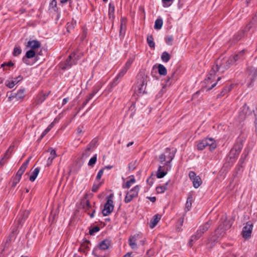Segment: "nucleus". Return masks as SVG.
Listing matches in <instances>:
<instances>
[{
  "mask_svg": "<svg viewBox=\"0 0 257 257\" xmlns=\"http://www.w3.org/2000/svg\"><path fill=\"white\" fill-rule=\"evenodd\" d=\"M14 146H11L8 150L7 151L10 154L12 155V152L14 151Z\"/></svg>",
  "mask_w": 257,
  "mask_h": 257,
  "instance_id": "nucleus-53",
  "label": "nucleus"
},
{
  "mask_svg": "<svg viewBox=\"0 0 257 257\" xmlns=\"http://www.w3.org/2000/svg\"><path fill=\"white\" fill-rule=\"evenodd\" d=\"M162 164L163 165L159 166L157 171V177L159 179L163 178L167 174L168 171L170 170L171 167V164L168 166H166L164 164Z\"/></svg>",
  "mask_w": 257,
  "mask_h": 257,
  "instance_id": "nucleus-10",
  "label": "nucleus"
},
{
  "mask_svg": "<svg viewBox=\"0 0 257 257\" xmlns=\"http://www.w3.org/2000/svg\"><path fill=\"white\" fill-rule=\"evenodd\" d=\"M41 46V43L37 40L29 41L27 45V47L31 48L32 49H38Z\"/></svg>",
  "mask_w": 257,
  "mask_h": 257,
  "instance_id": "nucleus-20",
  "label": "nucleus"
},
{
  "mask_svg": "<svg viewBox=\"0 0 257 257\" xmlns=\"http://www.w3.org/2000/svg\"><path fill=\"white\" fill-rule=\"evenodd\" d=\"M5 159H3V158H2L1 161H0V166H4L5 163H6V161H5Z\"/></svg>",
  "mask_w": 257,
  "mask_h": 257,
  "instance_id": "nucleus-60",
  "label": "nucleus"
},
{
  "mask_svg": "<svg viewBox=\"0 0 257 257\" xmlns=\"http://www.w3.org/2000/svg\"><path fill=\"white\" fill-rule=\"evenodd\" d=\"M14 146H11L8 150L7 151L10 154L12 155V152L14 151Z\"/></svg>",
  "mask_w": 257,
  "mask_h": 257,
  "instance_id": "nucleus-54",
  "label": "nucleus"
},
{
  "mask_svg": "<svg viewBox=\"0 0 257 257\" xmlns=\"http://www.w3.org/2000/svg\"><path fill=\"white\" fill-rule=\"evenodd\" d=\"M147 75L144 74H139L137 75V83L135 88V92L139 94L146 93V88L147 84Z\"/></svg>",
  "mask_w": 257,
  "mask_h": 257,
  "instance_id": "nucleus-3",
  "label": "nucleus"
},
{
  "mask_svg": "<svg viewBox=\"0 0 257 257\" xmlns=\"http://www.w3.org/2000/svg\"><path fill=\"white\" fill-rule=\"evenodd\" d=\"M170 58V55L167 52H164L162 53L161 56V59L163 62L167 63L169 60Z\"/></svg>",
  "mask_w": 257,
  "mask_h": 257,
  "instance_id": "nucleus-34",
  "label": "nucleus"
},
{
  "mask_svg": "<svg viewBox=\"0 0 257 257\" xmlns=\"http://www.w3.org/2000/svg\"><path fill=\"white\" fill-rule=\"evenodd\" d=\"M97 161V154H95L89 161L88 165L93 167Z\"/></svg>",
  "mask_w": 257,
  "mask_h": 257,
  "instance_id": "nucleus-35",
  "label": "nucleus"
},
{
  "mask_svg": "<svg viewBox=\"0 0 257 257\" xmlns=\"http://www.w3.org/2000/svg\"><path fill=\"white\" fill-rule=\"evenodd\" d=\"M83 204V208L85 209V211H88L91 208L89 201L87 199H83L82 201Z\"/></svg>",
  "mask_w": 257,
  "mask_h": 257,
  "instance_id": "nucleus-27",
  "label": "nucleus"
},
{
  "mask_svg": "<svg viewBox=\"0 0 257 257\" xmlns=\"http://www.w3.org/2000/svg\"><path fill=\"white\" fill-rule=\"evenodd\" d=\"M161 218V215L159 214H156L150 221V227L151 228H153L160 220Z\"/></svg>",
  "mask_w": 257,
  "mask_h": 257,
  "instance_id": "nucleus-19",
  "label": "nucleus"
},
{
  "mask_svg": "<svg viewBox=\"0 0 257 257\" xmlns=\"http://www.w3.org/2000/svg\"><path fill=\"white\" fill-rule=\"evenodd\" d=\"M31 159V157H30L21 166L20 168L18 171L16 176L15 179L17 180V182H20L22 175L23 174L24 172L25 171L26 168H27L28 164L30 162V161Z\"/></svg>",
  "mask_w": 257,
  "mask_h": 257,
  "instance_id": "nucleus-9",
  "label": "nucleus"
},
{
  "mask_svg": "<svg viewBox=\"0 0 257 257\" xmlns=\"http://www.w3.org/2000/svg\"><path fill=\"white\" fill-rule=\"evenodd\" d=\"M210 227L209 221L206 222L203 225H201L199 229L197 231L196 234L192 235L188 242V245L190 246L192 245V242L198 239L202 234L205 232Z\"/></svg>",
  "mask_w": 257,
  "mask_h": 257,
  "instance_id": "nucleus-5",
  "label": "nucleus"
},
{
  "mask_svg": "<svg viewBox=\"0 0 257 257\" xmlns=\"http://www.w3.org/2000/svg\"><path fill=\"white\" fill-rule=\"evenodd\" d=\"M242 144L240 143H237L234 145L233 148L230 151V155H232L234 156H237L239 154L240 151L242 148Z\"/></svg>",
  "mask_w": 257,
  "mask_h": 257,
  "instance_id": "nucleus-14",
  "label": "nucleus"
},
{
  "mask_svg": "<svg viewBox=\"0 0 257 257\" xmlns=\"http://www.w3.org/2000/svg\"><path fill=\"white\" fill-rule=\"evenodd\" d=\"M136 182V179L133 176L132 178H131L130 180L127 181L126 182L125 185H123L122 187L123 188H129L134 183Z\"/></svg>",
  "mask_w": 257,
  "mask_h": 257,
  "instance_id": "nucleus-31",
  "label": "nucleus"
},
{
  "mask_svg": "<svg viewBox=\"0 0 257 257\" xmlns=\"http://www.w3.org/2000/svg\"><path fill=\"white\" fill-rule=\"evenodd\" d=\"M173 41V37L172 36L167 37L166 38V42L168 45H171L172 41Z\"/></svg>",
  "mask_w": 257,
  "mask_h": 257,
  "instance_id": "nucleus-47",
  "label": "nucleus"
},
{
  "mask_svg": "<svg viewBox=\"0 0 257 257\" xmlns=\"http://www.w3.org/2000/svg\"><path fill=\"white\" fill-rule=\"evenodd\" d=\"M97 140L96 139L92 140L91 142L87 146V148L85 150V152H87V151H89L91 150L94 148L96 146V145L97 144Z\"/></svg>",
  "mask_w": 257,
  "mask_h": 257,
  "instance_id": "nucleus-26",
  "label": "nucleus"
},
{
  "mask_svg": "<svg viewBox=\"0 0 257 257\" xmlns=\"http://www.w3.org/2000/svg\"><path fill=\"white\" fill-rule=\"evenodd\" d=\"M140 191V187L136 185L132 188L130 191L127 192L124 198V202L126 203L130 202L134 198H136L138 196V193Z\"/></svg>",
  "mask_w": 257,
  "mask_h": 257,
  "instance_id": "nucleus-6",
  "label": "nucleus"
},
{
  "mask_svg": "<svg viewBox=\"0 0 257 257\" xmlns=\"http://www.w3.org/2000/svg\"><path fill=\"white\" fill-rule=\"evenodd\" d=\"M22 80V77L21 76H19L18 77L11 80H8L6 82V85L10 88H12L17 84L19 82Z\"/></svg>",
  "mask_w": 257,
  "mask_h": 257,
  "instance_id": "nucleus-15",
  "label": "nucleus"
},
{
  "mask_svg": "<svg viewBox=\"0 0 257 257\" xmlns=\"http://www.w3.org/2000/svg\"><path fill=\"white\" fill-rule=\"evenodd\" d=\"M148 199L153 202H155L156 200V198L155 197H149Z\"/></svg>",
  "mask_w": 257,
  "mask_h": 257,
  "instance_id": "nucleus-59",
  "label": "nucleus"
},
{
  "mask_svg": "<svg viewBox=\"0 0 257 257\" xmlns=\"http://www.w3.org/2000/svg\"><path fill=\"white\" fill-rule=\"evenodd\" d=\"M128 69L129 66L125 65L119 70V73L117 74L116 77L114 79L113 81L112 82V85L113 86H115L117 84L118 79L121 78L126 73Z\"/></svg>",
  "mask_w": 257,
  "mask_h": 257,
  "instance_id": "nucleus-12",
  "label": "nucleus"
},
{
  "mask_svg": "<svg viewBox=\"0 0 257 257\" xmlns=\"http://www.w3.org/2000/svg\"><path fill=\"white\" fill-rule=\"evenodd\" d=\"M174 0H162L163 3V6L165 8H168L170 7Z\"/></svg>",
  "mask_w": 257,
  "mask_h": 257,
  "instance_id": "nucleus-36",
  "label": "nucleus"
},
{
  "mask_svg": "<svg viewBox=\"0 0 257 257\" xmlns=\"http://www.w3.org/2000/svg\"><path fill=\"white\" fill-rule=\"evenodd\" d=\"M243 53V52L242 51L240 52L238 54H237L234 56L231 57L229 59V63H234L239 59L240 56L242 55V54Z\"/></svg>",
  "mask_w": 257,
  "mask_h": 257,
  "instance_id": "nucleus-29",
  "label": "nucleus"
},
{
  "mask_svg": "<svg viewBox=\"0 0 257 257\" xmlns=\"http://www.w3.org/2000/svg\"><path fill=\"white\" fill-rule=\"evenodd\" d=\"M35 52L34 50H32L28 51L26 54V56L28 58H33L35 56Z\"/></svg>",
  "mask_w": 257,
  "mask_h": 257,
  "instance_id": "nucleus-38",
  "label": "nucleus"
},
{
  "mask_svg": "<svg viewBox=\"0 0 257 257\" xmlns=\"http://www.w3.org/2000/svg\"><path fill=\"white\" fill-rule=\"evenodd\" d=\"M147 182L148 184H149L150 186H152V184H153V179L151 177H150L149 178H148Z\"/></svg>",
  "mask_w": 257,
  "mask_h": 257,
  "instance_id": "nucleus-48",
  "label": "nucleus"
},
{
  "mask_svg": "<svg viewBox=\"0 0 257 257\" xmlns=\"http://www.w3.org/2000/svg\"><path fill=\"white\" fill-rule=\"evenodd\" d=\"M170 182V180H169L163 185L159 186L156 187V191L158 193H164L168 188V185L169 183Z\"/></svg>",
  "mask_w": 257,
  "mask_h": 257,
  "instance_id": "nucleus-24",
  "label": "nucleus"
},
{
  "mask_svg": "<svg viewBox=\"0 0 257 257\" xmlns=\"http://www.w3.org/2000/svg\"><path fill=\"white\" fill-rule=\"evenodd\" d=\"M157 68L159 73L162 75H165L167 74V69L164 65H154L153 69Z\"/></svg>",
  "mask_w": 257,
  "mask_h": 257,
  "instance_id": "nucleus-23",
  "label": "nucleus"
},
{
  "mask_svg": "<svg viewBox=\"0 0 257 257\" xmlns=\"http://www.w3.org/2000/svg\"><path fill=\"white\" fill-rule=\"evenodd\" d=\"M16 93L15 92H11L10 95L8 96V100L9 101H11L13 100V99L14 98H16V97L15 96V95L16 94Z\"/></svg>",
  "mask_w": 257,
  "mask_h": 257,
  "instance_id": "nucleus-44",
  "label": "nucleus"
},
{
  "mask_svg": "<svg viewBox=\"0 0 257 257\" xmlns=\"http://www.w3.org/2000/svg\"><path fill=\"white\" fill-rule=\"evenodd\" d=\"M48 96V95H44L42 96H39V99L38 100V103H42L43 101L45 100L46 97Z\"/></svg>",
  "mask_w": 257,
  "mask_h": 257,
  "instance_id": "nucleus-45",
  "label": "nucleus"
},
{
  "mask_svg": "<svg viewBox=\"0 0 257 257\" xmlns=\"http://www.w3.org/2000/svg\"><path fill=\"white\" fill-rule=\"evenodd\" d=\"M103 172L104 169H101L98 171L96 177V179L97 180H99L101 178L102 176L103 175Z\"/></svg>",
  "mask_w": 257,
  "mask_h": 257,
  "instance_id": "nucleus-42",
  "label": "nucleus"
},
{
  "mask_svg": "<svg viewBox=\"0 0 257 257\" xmlns=\"http://www.w3.org/2000/svg\"><path fill=\"white\" fill-rule=\"evenodd\" d=\"M113 194H110V195L108 196V197H107V199H110V200H112V198H113Z\"/></svg>",
  "mask_w": 257,
  "mask_h": 257,
  "instance_id": "nucleus-64",
  "label": "nucleus"
},
{
  "mask_svg": "<svg viewBox=\"0 0 257 257\" xmlns=\"http://www.w3.org/2000/svg\"><path fill=\"white\" fill-rule=\"evenodd\" d=\"M253 227V225L250 222H247L245 226L243 227L242 231V236L244 238H247L250 236Z\"/></svg>",
  "mask_w": 257,
  "mask_h": 257,
  "instance_id": "nucleus-11",
  "label": "nucleus"
},
{
  "mask_svg": "<svg viewBox=\"0 0 257 257\" xmlns=\"http://www.w3.org/2000/svg\"><path fill=\"white\" fill-rule=\"evenodd\" d=\"M15 96L16 97V99L18 100L23 99L25 96V89L24 88L19 89L17 92H16Z\"/></svg>",
  "mask_w": 257,
  "mask_h": 257,
  "instance_id": "nucleus-22",
  "label": "nucleus"
},
{
  "mask_svg": "<svg viewBox=\"0 0 257 257\" xmlns=\"http://www.w3.org/2000/svg\"><path fill=\"white\" fill-rule=\"evenodd\" d=\"M76 25V21L72 20L71 22H68L67 24V30L69 32L71 30L73 29Z\"/></svg>",
  "mask_w": 257,
  "mask_h": 257,
  "instance_id": "nucleus-30",
  "label": "nucleus"
},
{
  "mask_svg": "<svg viewBox=\"0 0 257 257\" xmlns=\"http://www.w3.org/2000/svg\"><path fill=\"white\" fill-rule=\"evenodd\" d=\"M19 182H17V180L15 179V177H14V180H13V187H15L16 186V185L17 184V183H18Z\"/></svg>",
  "mask_w": 257,
  "mask_h": 257,
  "instance_id": "nucleus-62",
  "label": "nucleus"
},
{
  "mask_svg": "<svg viewBox=\"0 0 257 257\" xmlns=\"http://www.w3.org/2000/svg\"><path fill=\"white\" fill-rule=\"evenodd\" d=\"M95 92L93 91L92 93H91L89 96L86 98V100L83 103V106H84L92 98V97L95 95Z\"/></svg>",
  "mask_w": 257,
  "mask_h": 257,
  "instance_id": "nucleus-40",
  "label": "nucleus"
},
{
  "mask_svg": "<svg viewBox=\"0 0 257 257\" xmlns=\"http://www.w3.org/2000/svg\"><path fill=\"white\" fill-rule=\"evenodd\" d=\"M178 223L179 224V226L177 227V229L178 231L180 230L181 226H182L183 223V218H180L178 221Z\"/></svg>",
  "mask_w": 257,
  "mask_h": 257,
  "instance_id": "nucleus-43",
  "label": "nucleus"
},
{
  "mask_svg": "<svg viewBox=\"0 0 257 257\" xmlns=\"http://www.w3.org/2000/svg\"><path fill=\"white\" fill-rule=\"evenodd\" d=\"M137 237L136 235L131 236L128 239V243L131 247L133 249H137L138 248V245L137 244Z\"/></svg>",
  "mask_w": 257,
  "mask_h": 257,
  "instance_id": "nucleus-21",
  "label": "nucleus"
},
{
  "mask_svg": "<svg viewBox=\"0 0 257 257\" xmlns=\"http://www.w3.org/2000/svg\"><path fill=\"white\" fill-rule=\"evenodd\" d=\"M112 167H113L112 166L108 165V166H104L102 169H104V170L105 169L110 170V169H112Z\"/></svg>",
  "mask_w": 257,
  "mask_h": 257,
  "instance_id": "nucleus-61",
  "label": "nucleus"
},
{
  "mask_svg": "<svg viewBox=\"0 0 257 257\" xmlns=\"http://www.w3.org/2000/svg\"><path fill=\"white\" fill-rule=\"evenodd\" d=\"M77 52H74L73 53H72L69 57V59L70 60L71 59H75V56L76 55V53Z\"/></svg>",
  "mask_w": 257,
  "mask_h": 257,
  "instance_id": "nucleus-52",
  "label": "nucleus"
},
{
  "mask_svg": "<svg viewBox=\"0 0 257 257\" xmlns=\"http://www.w3.org/2000/svg\"><path fill=\"white\" fill-rule=\"evenodd\" d=\"M98 251V249H95V250H94L93 251V254L94 255H95V256H97V257H104L103 256H100V255H98L97 254Z\"/></svg>",
  "mask_w": 257,
  "mask_h": 257,
  "instance_id": "nucleus-56",
  "label": "nucleus"
},
{
  "mask_svg": "<svg viewBox=\"0 0 257 257\" xmlns=\"http://www.w3.org/2000/svg\"><path fill=\"white\" fill-rule=\"evenodd\" d=\"M11 155L8 152H6L4 156L3 157V159L8 160L11 157Z\"/></svg>",
  "mask_w": 257,
  "mask_h": 257,
  "instance_id": "nucleus-49",
  "label": "nucleus"
},
{
  "mask_svg": "<svg viewBox=\"0 0 257 257\" xmlns=\"http://www.w3.org/2000/svg\"><path fill=\"white\" fill-rule=\"evenodd\" d=\"M123 257H132V252H127Z\"/></svg>",
  "mask_w": 257,
  "mask_h": 257,
  "instance_id": "nucleus-63",
  "label": "nucleus"
},
{
  "mask_svg": "<svg viewBox=\"0 0 257 257\" xmlns=\"http://www.w3.org/2000/svg\"><path fill=\"white\" fill-rule=\"evenodd\" d=\"M176 152L175 148H167L165 152L160 155L159 162L161 164H164L166 166H169L175 156Z\"/></svg>",
  "mask_w": 257,
  "mask_h": 257,
  "instance_id": "nucleus-2",
  "label": "nucleus"
},
{
  "mask_svg": "<svg viewBox=\"0 0 257 257\" xmlns=\"http://www.w3.org/2000/svg\"><path fill=\"white\" fill-rule=\"evenodd\" d=\"M225 229L222 228L221 226H219L215 231V237H212L210 239L211 241H217L219 239L221 238L224 234H225Z\"/></svg>",
  "mask_w": 257,
  "mask_h": 257,
  "instance_id": "nucleus-13",
  "label": "nucleus"
},
{
  "mask_svg": "<svg viewBox=\"0 0 257 257\" xmlns=\"http://www.w3.org/2000/svg\"><path fill=\"white\" fill-rule=\"evenodd\" d=\"M123 20L122 19L121 21V25H120V34H123L124 33V30L123 29Z\"/></svg>",
  "mask_w": 257,
  "mask_h": 257,
  "instance_id": "nucleus-50",
  "label": "nucleus"
},
{
  "mask_svg": "<svg viewBox=\"0 0 257 257\" xmlns=\"http://www.w3.org/2000/svg\"><path fill=\"white\" fill-rule=\"evenodd\" d=\"M163 20L162 19H157L155 22L154 28L156 30H160L163 26Z\"/></svg>",
  "mask_w": 257,
  "mask_h": 257,
  "instance_id": "nucleus-28",
  "label": "nucleus"
},
{
  "mask_svg": "<svg viewBox=\"0 0 257 257\" xmlns=\"http://www.w3.org/2000/svg\"><path fill=\"white\" fill-rule=\"evenodd\" d=\"M49 150H50V156L48 158V159L47 161V166H49L52 164L53 160L57 156L56 153V151L55 150L51 148Z\"/></svg>",
  "mask_w": 257,
  "mask_h": 257,
  "instance_id": "nucleus-18",
  "label": "nucleus"
},
{
  "mask_svg": "<svg viewBox=\"0 0 257 257\" xmlns=\"http://www.w3.org/2000/svg\"><path fill=\"white\" fill-rule=\"evenodd\" d=\"M189 177L192 181L193 187L198 188L202 184V180L199 176H197L194 171L189 173Z\"/></svg>",
  "mask_w": 257,
  "mask_h": 257,
  "instance_id": "nucleus-7",
  "label": "nucleus"
},
{
  "mask_svg": "<svg viewBox=\"0 0 257 257\" xmlns=\"http://www.w3.org/2000/svg\"><path fill=\"white\" fill-rule=\"evenodd\" d=\"M100 187L99 184H94L92 187V191L95 192H96Z\"/></svg>",
  "mask_w": 257,
  "mask_h": 257,
  "instance_id": "nucleus-46",
  "label": "nucleus"
},
{
  "mask_svg": "<svg viewBox=\"0 0 257 257\" xmlns=\"http://www.w3.org/2000/svg\"><path fill=\"white\" fill-rule=\"evenodd\" d=\"M92 213H89V212H88V214L90 215V217L91 218L93 217L94 216V213L95 212V209H92Z\"/></svg>",
  "mask_w": 257,
  "mask_h": 257,
  "instance_id": "nucleus-58",
  "label": "nucleus"
},
{
  "mask_svg": "<svg viewBox=\"0 0 257 257\" xmlns=\"http://www.w3.org/2000/svg\"><path fill=\"white\" fill-rule=\"evenodd\" d=\"M227 66L228 65H212L207 77L204 80L207 91L210 90L217 85L221 79L219 75L228 68Z\"/></svg>",
  "mask_w": 257,
  "mask_h": 257,
  "instance_id": "nucleus-1",
  "label": "nucleus"
},
{
  "mask_svg": "<svg viewBox=\"0 0 257 257\" xmlns=\"http://www.w3.org/2000/svg\"><path fill=\"white\" fill-rule=\"evenodd\" d=\"M40 172V169L39 168H36L33 171L32 175L30 177V180L31 182H34L36 179L39 173Z\"/></svg>",
  "mask_w": 257,
  "mask_h": 257,
  "instance_id": "nucleus-25",
  "label": "nucleus"
},
{
  "mask_svg": "<svg viewBox=\"0 0 257 257\" xmlns=\"http://www.w3.org/2000/svg\"><path fill=\"white\" fill-rule=\"evenodd\" d=\"M111 245V241L106 239L100 242L99 245V249L101 250H106L109 248Z\"/></svg>",
  "mask_w": 257,
  "mask_h": 257,
  "instance_id": "nucleus-16",
  "label": "nucleus"
},
{
  "mask_svg": "<svg viewBox=\"0 0 257 257\" xmlns=\"http://www.w3.org/2000/svg\"><path fill=\"white\" fill-rule=\"evenodd\" d=\"M136 167V162L134 161L130 163L128 165V168L129 170L133 171L134 170Z\"/></svg>",
  "mask_w": 257,
  "mask_h": 257,
  "instance_id": "nucleus-41",
  "label": "nucleus"
},
{
  "mask_svg": "<svg viewBox=\"0 0 257 257\" xmlns=\"http://www.w3.org/2000/svg\"><path fill=\"white\" fill-rule=\"evenodd\" d=\"M100 228L99 227L95 226L90 229L89 232L90 235H93L94 233L98 232Z\"/></svg>",
  "mask_w": 257,
  "mask_h": 257,
  "instance_id": "nucleus-39",
  "label": "nucleus"
},
{
  "mask_svg": "<svg viewBox=\"0 0 257 257\" xmlns=\"http://www.w3.org/2000/svg\"><path fill=\"white\" fill-rule=\"evenodd\" d=\"M192 203V197L190 195L188 196L187 199L186 203V209L187 210H189L191 207Z\"/></svg>",
  "mask_w": 257,
  "mask_h": 257,
  "instance_id": "nucleus-33",
  "label": "nucleus"
},
{
  "mask_svg": "<svg viewBox=\"0 0 257 257\" xmlns=\"http://www.w3.org/2000/svg\"><path fill=\"white\" fill-rule=\"evenodd\" d=\"M171 85V82H170V78H168L166 80L165 83L163 84V88L167 86H169Z\"/></svg>",
  "mask_w": 257,
  "mask_h": 257,
  "instance_id": "nucleus-51",
  "label": "nucleus"
},
{
  "mask_svg": "<svg viewBox=\"0 0 257 257\" xmlns=\"http://www.w3.org/2000/svg\"><path fill=\"white\" fill-rule=\"evenodd\" d=\"M68 100L69 98L67 97L64 98L62 101V105H64L65 104H66L68 102Z\"/></svg>",
  "mask_w": 257,
  "mask_h": 257,
  "instance_id": "nucleus-57",
  "label": "nucleus"
},
{
  "mask_svg": "<svg viewBox=\"0 0 257 257\" xmlns=\"http://www.w3.org/2000/svg\"><path fill=\"white\" fill-rule=\"evenodd\" d=\"M58 121L57 120V119L55 118L53 121L52 122H51L48 126V127L43 131V132L42 133V134L40 136V140H42L44 137V136H45L46 135V134H47L49 131L53 128V127L54 126V124L57 122Z\"/></svg>",
  "mask_w": 257,
  "mask_h": 257,
  "instance_id": "nucleus-17",
  "label": "nucleus"
},
{
  "mask_svg": "<svg viewBox=\"0 0 257 257\" xmlns=\"http://www.w3.org/2000/svg\"><path fill=\"white\" fill-rule=\"evenodd\" d=\"M83 133L82 127H78L77 128V134L79 136L81 134Z\"/></svg>",
  "mask_w": 257,
  "mask_h": 257,
  "instance_id": "nucleus-55",
  "label": "nucleus"
},
{
  "mask_svg": "<svg viewBox=\"0 0 257 257\" xmlns=\"http://www.w3.org/2000/svg\"><path fill=\"white\" fill-rule=\"evenodd\" d=\"M22 50L19 46H16L13 50V54L14 56H17L21 53Z\"/></svg>",
  "mask_w": 257,
  "mask_h": 257,
  "instance_id": "nucleus-37",
  "label": "nucleus"
},
{
  "mask_svg": "<svg viewBox=\"0 0 257 257\" xmlns=\"http://www.w3.org/2000/svg\"><path fill=\"white\" fill-rule=\"evenodd\" d=\"M197 149L198 150L201 151L206 147H208L210 151L214 150L216 147L215 141L213 139L206 138L200 140L197 143Z\"/></svg>",
  "mask_w": 257,
  "mask_h": 257,
  "instance_id": "nucleus-4",
  "label": "nucleus"
},
{
  "mask_svg": "<svg viewBox=\"0 0 257 257\" xmlns=\"http://www.w3.org/2000/svg\"><path fill=\"white\" fill-rule=\"evenodd\" d=\"M114 208L113 202L112 200L107 199V201L104 204V208L102 210V213L103 216H107L110 214Z\"/></svg>",
  "mask_w": 257,
  "mask_h": 257,
  "instance_id": "nucleus-8",
  "label": "nucleus"
},
{
  "mask_svg": "<svg viewBox=\"0 0 257 257\" xmlns=\"http://www.w3.org/2000/svg\"><path fill=\"white\" fill-rule=\"evenodd\" d=\"M147 43L151 48L155 47V43L154 42V39L152 35H149L147 37Z\"/></svg>",
  "mask_w": 257,
  "mask_h": 257,
  "instance_id": "nucleus-32",
  "label": "nucleus"
}]
</instances>
